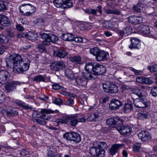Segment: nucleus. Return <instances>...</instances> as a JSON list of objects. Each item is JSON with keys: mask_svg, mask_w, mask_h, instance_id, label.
<instances>
[{"mask_svg": "<svg viewBox=\"0 0 157 157\" xmlns=\"http://www.w3.org/2000/svg\"><path fill=\"white\" fill-rule=\"evenodd\" d=\"M103 26L107 28H110L113 27L112 23L109 21H105L103 23Z\"/></svg>", "mask_w": 157, "mask_h": 157, "instance_id": "09e8293b", "label": "nucleus"}, {"mask_svg": "<svg viewBox=\"0 0 157 157\" xmlns=\"http://www.w3.org/2000/svg\"><path fill=\"white\" fill-rule=\"evenodd\" d=\"M84 73L82 72V76L78 75L75 78V81L76 84L80 86H86L87 84V80L88 79L86 78L83 76V73Z\"/></svg>", "mask_w": 157, "mask_h": 157, "instance_id": "ddd939ff", "label": "nucleus"}, {"mask_svg": "<svg viewBox=\"0 0 157 157\" xmlns=\"http://www.w3.org/2000/svg\"><path fill=\"white\" fill-rule=\"evenodd\" d=\"M109 57V54L107 52L104 51L100 50L95 59L98 61H101L106 60Z\"/></svg>", "mask_w": 157, "mask_h": 157, "instance_id": "4468645a", "label": "nucleus"}, {"mask_svg": "<svg viewBox=\"0 0 157 157\" xmlns=\"http://www.w3.org/2000/svg\"><path fill=\"white\" fill-rule=\"evenodd\" d=\"M34 121L42 125H45L46 123L45 121L40 120L39 119H35Z\"/></svg>", "mask_w": 157, "mask_h": 157, "instance_id": "052dcab7", "label": "nucleus"}, {"mask_svg": "<svg viewBox=\"0 0 157 157\" xmlns=\"http://www.w3.org/2000/svg\"><path fill=\"white\" fill-rule=\"evenodd\" d=\"M130 41L131 44L129 46V48L139 49V45L140 43V41L138 38L135 37L131 38Z\"/></svg>", "mask_w": 157, "mask_h": 157, "instance_id": "4be33fe9", "label": "nucleus"}, {"mask_svg": "<svg viewBox=\"0 0 157 157\" xmlns=\"http://www.w3.org/2000/svg\"><path fill=\"white\" fill-rule=\"evenodd\" d=\"M32 6H34L30 4H22V8L21 7V9L24 11L25 13L29 11H30L32 8Z\"/></svg>", "mask_w": 157, "mask_h": 157, "instance_id": "58836bf2", "label": "nucleus"}, {"mask_svg": "<svg viewBox=\"0 0 157 157\" xmlns=\"http://www.w3.org/2000/svg\"><path fill=\"white\" fill-rule=\"evenodd\" d=\"M7 2L3 1H0V11L6 10L8 6Z\"/></svg>", "mask_w": 157, "mask_h": 157, "instance_id": "37998d69", "label": "nucleus"}, {"mask_svg": "<svg viewBox=\"0 0 157 157\" xmlns=\"http://www.w3.org/2000/svg\"><path fill=\"white\" fill-rule=\"evenodd\" d=\"M151 93L154 97L157 96V86H154L151 88Z\"/></svg>", "mask_w": 157, "mask_h": 157, "instance_id": "4d7b16f0", "label": "nucleus"}, {"mask_svg": "<svg viewBox=\"0 0 157 157\" xmlns=\"http://www.w3.org/2000/svg\"><path fill=\"white\" fill-rule=\"evenodd\" d=\"M6 98L5 93L0 90V103H3L5 101Z\"/></svg>", "mask_w": 157, "mask_h": 157, "instance_id": "6e6d98bb", "label": "nucleus"}, {"mask_svg": "<svg viewBox=\"0 0 157 157\" xmlns=\"http://www.w3.org/2000/svg\"><path fill=\"white\" fill-rule=\"evenodd\" d=\"M52 102L56 105H60L63 104V101L61 98H56L55 100L52 101Z\"/></svg>", "mask_w": 157, "mask_h": 157, "instance_id": "8fccbe9b", "label": "nucleus"}, {"mask_svg": "<svg viewBox=\"0 0 157 157\" xmlns=\"http://www.w3.org/2000/svg\"><path fill=\"white\" fill-rule=\"evenodd\" d=\"M135 106L137 108H144L147 107L149 105V103L146 101L145 98L142 97L136 98L133 101Z\"/></svg>", "mask_w": 157, "mask_h": 157, "instance_id": "423d86ee", "label": "nucleus"}, {"mask_svg": "<svg viewBox=\"0 0 157 157\" xmlns=\"http://www.w3.org/2000/svg\"><path fill=\"white\" fill-rule=\"evenodd\" d=\"M13 71L15 73H22L20 62L12 64Z\"/></svg>", "mask_w": 157, "mask_h": 157, "instance_id": "72a5a7b5", "label": "nucleus"}, {"mask_svg": "<svg viewBox=\"0 0 157 157\" xmlns=\"http://www.w3.org/2000/svg\"><path fill=\"white\" fill-rule=\"evenodd\" d=\"M133 104L131 101L128 100L125 103L123 107L124 111V112L129 113L133 109Z\"/></svg>", "mask_w": 157, "mask_h": 157, "instance_id": "bb28decb", "label": "nucleus"}, {"mask_svg": "<svg viewBox=\"0 0 157 157\" xmlns=\"http://www.w3.org/2000/svg\"><path fill=\"white\" fill-rule=\"evenodd\" d=\"M25 37L30 40H36L37 39L38 35L37 34L32 32H29L24 34Z\"/></svg>", "mask_w": 157, "mask_h": 157, "instance_id": "cd10ccee", "label": "nucleus"}, {"mask_svg": "<svg viewBox=\"0 0 157 157\" xmlns=\"http://www.w3.org/2000/svg\"><path fill=\"white\" fill-rule=\"evenodd\" d=\"M141 147V144L139 143L135 144L133 147V150L135 152H138L139 151Z\"/></svg>", "mask_w": 157, "mask_h": 157, "instance_id": "5fc2aeb1", "label": "nucleus"}, {"mask_svg": "<svg viewBox=\"0 0 157 157\" xmlns=\"http://www.w3.org/2000/svg\"><path fill=\"white\" fill-rule=\"evenodd\" d=\"M39 35L40 37L44 40L42 42L43 45H50V41L48 34L42 33H40Z\"/></svg>", "mask_w": 157, "mask_h": 157, "instance_id": "aec40b11", "label": "nucleus"}, {"mask_svg": "<svg viewBox=\"0 0 157 157\" xmlns=\"http://www.w3.org/2000/svg\"><path fill=\"white\" fill-rule=\"evenodd\" d=\"M79 115L77 114H71V117H70V124L71 126L73 127L75 126L78 123V119Z\"/></svg>", "mask_w": 157, "mask_h": 157, "instance_id": "c85d7f7f", "label": "nucleus"}, {"mask_svg": "<svg viewBox=\"0 0 157 157\" xmlns=\"http://www.w3.org/2000/svg\"><path fill=\"white\" fill-rule=\"evenodd\" d=\"M100 50L97 47H94L90 48L89 50V52L91 54L95 56L96 57L99 52H100Z\"/></svg>", "mask_w": 157, "mask_h": 157, "instance_id": "ea45409f", "label": "nucleus"}, {"mask_svg": "<svg viewBox=\"0 0 157 157\" xmlns=\"http://www.w3.org/2000/svg\"><path fill=\"white\" fill-rule=\"evenodd\" d=\"M73 41H74L77 43H81L82 42V38L80 37H75L74 36V38L73 40Z\"/></svg>", "mask_w": 157, "mask_h": 157, "instance_id": "0e129e2a", "label": "nucleus"}, {"mask_svg": "<svg viewBox=\"0 0 157 157\" xmlns=\"http://www.w3.org/2000/svg\"><path fill=\"white\" fill-rule=\"evenodd\" d=\"M54 111L51 109H43L40 110H37L34 111L33 112V116L34 117H38L41 115L44 117V120H48L50 118V117H45L46 114L53 113H54Z\"/></svg>", "mask_w": 157, "mask_h": 157, "instance_id": "20e7f679", "label": "nucleus"}, {"mask_svg": "<svg viewBox=\"0 0 157 157\" xmlns=\"http://www.w3.org/2000/svg\"><path fill=\"white\" fill-rule=\"evenodd\" d=\"M65 76L73 80L74 77V75L72 71L70 69H67L64 71Z\"/></svg>", "mask_w": 157, "mask_h": 157, "instance_id": "e433bc0d", "label": "nucleus"}, {"mask_svg": "<svg viewBox=\"0 0 157 157\" xmlns=\"http://www.w3.org/2000/svg\"><path fill=\"white\" fill-rule=\"evenodd\" d=\"M50 66L52 70L55 71L62 70L65 68L64 63L61 61L53 62L51 64Z\"/></svg>", "mask_w": 157, "mask_h": 157, "instance_id": "1a4fd4ad", "label": "nucleus"}, {"mask_svg": "<svg viewBox=\"0 0 157 157\" xmlns=\"http://www.w3.org/2000/svg\"><path fill=\"white\" fill-rule=\"evenodd\" d=\"M138 115L139 118L141 119H146L148 116V114L146 112L140 113Z\"/></svg>", "mask_w": 157, "mask_h": 157, "instance_id": "864d4df0", "label": "nucleus"}, {"mask_svg": "<svg viewBox=\"0 0 157 157\" xmlns=\"http://www.w3.org/2000/svg\"><path fill=\"white\" fill-rule=\"evenodd\" d=\"M102 86L104 91L106 92L113 94L116 93L118 91L117 86L114 84H110L109 82L103 83Z\"/></svg>", "mask_w": 157, "mask_h": 157, "instance_id": "39448f33", "label": "nucleus"}, {"mask_svg": "<svg viewBox=\"0 0 157 157\" xmlns=\"http://www.w3.org/2000/svg\"><path fill=\"white\" fill-rule=\"evenodd\" d=\"M53 53L55 56L60 58H64L68 54L65 50L61 49L55 51Z\"/></svg>", "mask_w": 157, "mask_h": 157, "instance_id": "b1692460", "label": "nucleus"}, {"mask_svg": "<svg viewBox=\"0 0 157 157\" xmlns=\"http://www.w3.org/2000/svg\"><path fill=\"white\" fill-rule=\"evenodd\" d=\"M86 72L83 73V76L88 79L94 80L97 75H102L106 71L105 67L102 65L94 63H88L85 66Z\"/></svg>", "mask_w": 157, "mask_h": 157, "instance_id": "f257e3e1", "label": "nucleus"}, {"mask_svg": "<svg viewBox=\"0 0 157 157\" xmlns=\"http://www.w3.org/2000/svg\"><path fill=\"white\" fill-rule=\"evenodd\" d=\"M10 24V20L6 16H0V24L3 26H7Z\"/></svg>", "mask_w": 157, "mask_h": 157, "instance_id": "c756f323", "label": "nucleus"}, {"mask_svg": "<svg viewBox=\"0 0 157 157\" xmlns=\"http://www.w3.org/2000/svg\"><path fill=\"white\" fill-rule=\"evenodd\" d=\"M23 60L21 56L19 55H17L13 57L12 59L6 62V66L10 68L12 67V64L19 62H21Z\"/></svg>", "mask_w": 157, "mask_h": 157, "instance_id": "2eb2a0df", "label": "nucleus"}, {"mask_svg": "<svg viewBox=\"0 0 157 157\" xmlns=\"http://www.w3.org/2000/svg\"><path fill=\"white\" fill-rule=\"evenodd\" d=\"M128 22L132 24L136 25L140 24L143 21V18L141 17L131 16L127 18Z\"/></svg>", "mask_w": 157, "mask_h": 157, "instance_id": "dca6fc26", "label": "nucleus"}, {"mask_svg": "<svg viewBox=\"0 0 157 157\" xmlns=\"http://www.w3.org/2000/svg\"><path fill=\"white\" fill-rule=\"evenodd\" d=\"M123 121V120L119 117H113L107 119L106 123L109 126L114 127L115 125L118 126L122 124Z\"/></svg>", "mask_w": 157, "mask_h": 157, "instance_id": "6e6552de", "label": "nucleus"}, {"mask_svg": "<svg viewBox=\"0 0 157 157\" xmlns=\"http://www.w3.org/2000/svg\"><path fill=\"white\" fill-rule=\"evenodd\" d=\"M74 38V35L71 33H64L61 36L62 39L66 41H73Z\"/></svg>", "mask_w": 157, "mask_h": 157, "instance_id": "2f4dec72", "label": "nucleus"}, {"mask_svg": "<svg viewBox=\"0 0 157 157\" xmlns=\"http://www.w3.org/2000/svg\"><path fill=\"white\" fill-rule=\"evenodd\" d=\"M139 138L142 141H146L151 140V136L149 132L146 131H142L138 134Z\"/></svg>", "mask_w": 157, "mask_h": 157, "instance_id": "f3484780", "label": "nucleus"}, {"mask_svg": "<svg viewBox=\"0 0 157 157\" xmlns=\"http://www.w3.org/2000/svg\"><path fill=\"white\" fill-rule=\"evenodd\" d=\"M98 148L102 150H104L105 149H107L108 147V146L106 144L103 142H101L100 144H98Z\"/></svg>", "mask_w": 157, "mask_h": 157, "instance_id": "49530a36", "label": "nucleus"}, {"mask_svg": "<svg viewBox=\"0 0 157 157\" xmlns=\"http://www.w3.org/2000/svg\"><path fill=\"white\" fill-rule=\"evenodd\" d=\"M49 79V77H47L45 75H39L34 77L33 80L36 82H46Z\"/></svg>", "mask_w": 157, "mask_h": 157, "instance_id": "5701e85b", "label": "nucleus"}, {"mask_svg": "<svg viewBox=\"0 0 157 157\" xmlns=\"http://www.w3.org/2000/svg\"><path fill=\"white\" fill-rule=\"evenodd\" d=\"M108 99V98L107 97L100 98L99 102L100 103L103 104L105 103Z\"/></svg>", "mask_w": 157, "mask_h": 157, "instance_id": "69168bd1", "label": "nucleus"}, {"mask_svg": "<svg viewBox=\"0 0 157 157\" xmlns=\"http://www.w3.org/2000/svg\"><path fill=\"white\" fill-rule=\"evenodd\" d=\"M22 71V73L28 70L30 64V61L29 59L27 60H22L20 62Z\"/></svg>", "mask_w": 157, "mask_h": 157, "instance_id": "a878e982", "label": "nucleus"}, {"mask_svg": "<svg viewBox=\"0 0 157 157\" xmlns=\"http://www.w3.org/2000/svg\"><path fill=\"white\" fill-rule=\"evenodd\" d=\"M148 68L151 72L157 71V64H154L152 66L149 67Z\"/></svg>", "mask_w": 157, "mask_h": 157, "instance_id": "13d9d810", "label": "nucleus"}, {"mask_svg": "<svg viewBox=\"0 0 157 157\" xmlns=\"http://www.w3.org/2000/svg\"><path fill=\"white\" fill-rule=\"evenodd\" d=\"M143 83L145 84H151L153 82L152 79L149 78H144Z\"/></svg>", "mask_w": 157, "mask_h": 157, "instance_id": "3c124183", "label": "nucleus"}, {"mask_svg": "<svg viewBox=\"0 0 157 157\" xmlns=\"http://www.w3.org/2000/svg\"><path fill=\"white\" fill-rule=\"evenodd\" d=\"M53 2L54 6L58 8L68 9L72 7L73 5L71 0H53Z\"/></svg>", "mask_w": 157, "mask_h": 157, "instance_id": "f03ea898", "label": "nucleus"}, {"mask_svg": "<svg viewBox=\"0 0 157 157\" xmlns=\"http://www.w3.org/2000/svg\"><path fill=\"white\" fill-rule=\"evenodd\" d=\"M131 93L137 96L139 98L144 96L143 91L137 87L134 89H132L131 90Z\"/></svg>", "mask_w": 157, "mask_h": 157, "instance_id": "f704fd0d", "label": "nucleus"}, {"mask_svg": "<svg viewBox=\"0 0 157 157\" xmlns=\"http://www.w3.org/2000/svg\"><path fill=\"white\" fill-rule=\"evenodd\" d=\"M101 114L92 113L87 115V119L90 121H99L101 119Z\"/></svg>", "mask_w": 157, "mask_h": 157, "instance_id": "393cba45", "label": "nucleus"}, {"mask_svg": "<svg viewBox=\"0 0 157 157\" xmlns=\"http://www.w3.org/2000/svg\"><path fill=\"white\" fill-rule=\"evenodd\" d=\"M36 23L39 25H42L44 22V20L43 18H37L36 19Z\"/></svg>", "mask_w": 157, "mask_h": 157, "instance_id": "680f3d73", "label": "nucleus"}, {"mask_svg": "<svg viewBox=\"0 0 157 157\" xmlns=\"http://www.w3.org/2000/svg\"><path fill=\"white\" fill-rule=\"evenodd\" d=\"M124 31L125 34L129 35L131 33L132 29L130 27H129L126 28Z\"/></svg>", "mask_w": 157, "mask_h": 157, "instance_id": "bf43d9fd", "label": "nucleus"}, {"mask_svg": "<svg viewBox=\"0 0 157 157\" xmlns=\"http://www.w3.org/2000/svg\"><path fill=\"white\" fill-rule=\"evenodd\" d=\"M20 83L17 81H13L8 83L5 85V88L7 92H10L14 90L17 86L19 85Z\"/></svg>", "mask_w": 157, "mask_h": 157, "instance_id": "9d476101", "label": "nucleus"}, {"mask_svg": "<svg viewBox=\"0 0 157 157\" xmlns=\"http://www.w3.org/2000/svg\"><path fill=\"white\" fill-rule=\"evenodd\" d=\"M75 96H72L71 97H69L68 98L67 100L66 101L65 104L68 105H73L74 103V98Z\"/></svg>", "mask_w": 157, "mask_h": 157, "instance_id": "c03bdc74", "label": "nucleus"}, {"mask_svg": "<svg viewBox=\"0 0 157 157\" xmlns=\"http://www.w3.org/2000/svg\"><path fill=\"white\" fill-rule=\"evenodd\" d=\"M124 145L123 144H116L113 145L109 148L110 154L113 155L118 152L120 147Z\"/></svg>", "mask_w": 157, "mask_h": 157, "instance_id": "412c9836", "label": "nucleus"}, {"mask_svg": "<svg viewBox=\"0 0 157 157\" xmlns=\"http://www.w3.org/2000/svg\"><path fill=\"white\" fill-rule=\"evenodd\" d=\"M52 88L54 89L58 90L61 88V86L59 84L54 83L52 85Z\"/></svg>", "mask_w": 157, "mask_h": 157, "instance_id": "338daca9", "label": "nucleus"}, {"mask_svg": "<svg viewBox=\"0 0 157 157\" xmlns=\"http://www.w3.org/2000/svg\"><path fill=\"white\" fill-rule=\"evenodd\" d=\"M138 31L145 36H149L151 33L150 28L148 25H142L138 27Z\"/></svg>", "mask_w": 157, "mask_h": 157, "instance_id": "6ab92c4d", "label": "nucleus"}, {"mask_svg": "<svg viewBox=\"0 0 157 157\" xmlns=\"http://www.w3.org/2000/svg\"><path fill=\"white\" fill-rule=\"evenodd\" d=\"M29 153V151L27 150L23 149L17 151L16 152V154L14 155V157H22L28 155Z\"/></svg>", "mask_w": 157, "mask_h": 157, "instance_id": "473e14b6", "label": "nucleus"}, {"mask_svg": "<svg viewBox=\"0 0 157 157\" xmlns=\"http://www.w3.org/2000/svg\"><path fill=\"white\" fill-rule=\"evenodd\" d=\"M47 157H55L54 152L51 150L48 151Z\"/></svg>", "mask_w": 157, "mask_h": 157, "instance_id": "774afa93", "label": "nucleus"}, {"mask_svg": "<svg viewBox=\"0 0 157 157\" xmlns=\"http://www.w3.org/2000/svg\"><path fill=\"white\" fill-rule=\"evenodd\" d=\"M98 151L97 152V155L96 156L97 157H104L105 155V151L104 150H101L98 148Z\"/></svg>", "mask_w": 157, "mask_h": 157, "instance_id": "de8ad7c7", "label": "nucleus"}, {"mask_svg": "<svg viewBox=\"0 0 157 157\" xmlns=\"http://www.w3.org/2000/svg\"><path fill=\"white\" fill-rule=\"evenodd\" d=\"M120 125L116 127L117 130L121 135H125L130 133L132 128L130 127L127 126H124Z\"/></svg>", "mask_w": 157, "mask_h": 157, "instance_id": "f8f14e48", "label": "nucleus"}, {"mask_svg": "<svg viewBox=\"0 0 157 157\" xmlns=\"http://www.w3.org/2000/svg\"><path fill=\"white\" fill-rule=\"evenodd\" d=\"M63 137L67 140L72 141L76 143L79 142L81 140L80 135L75 132L66 133L63 134Z\"/></svg>", "mask_w": 157, "mask_h": 157, "instance_id": "7ed1b4c3", "label": "nucleus"}, {"mask_svg": "<svg viewBox=\"0 0 157 157\" xmlns=\"http://www.w3.org/2000/svg\"><path fill=\"white\" fill-rule=\"evenodd\" d=\"M32 8H31V11H29L25 13L24 11L22 10L21 8H19V10L20 13L22 14H23L25 16H32L33 15H34L35 13V12L36 10V8L34 6H32Z\"/></svg>", "mask_w": 157, "mask_h": 157, "instance_id": "7c9ffc66", "label": "nucleus"}, {"mask_svg": "<svg viewBox=\"0 0 157 157\" xmlns=\"http://www.w3.org/2000/svg\"><path fill=\"white\" fill-rule=\"evenodd\" d=\"M71 117V115L69 116H63V118L65 122V124L68 123L70 120V117Z\"/></svg>", "mask_w": 157, "mask_h": 157, "instance_id": "e2e57ef3", "label": "nucleus"}, {"mask_svg": "<svg viewBox=\"0 0 157 157\" xmlns=\"http://www.w3.org/2000/svg\"><path fill=\"white\" fill-rule=\"evenodd\" d=\"M123 105V103L121 101L117 99H114L112 100L110 103L109 107L111 109L114 110L117 109Z\"/></svg>", "mask_w": 157, "mask_h": 157, "instance_id": "a211bd4d", "label": "nucleus"}, {"mask_svg": "<svg viewBox=\"0 0 157 157\" xmlns=\"http://www.w3.org/2000/svg\"><path fill=\"white\" fill-rule=\"evenodd\" d=\"M8 41V39L6 36L0 34V42L2 43H6Z\"/></svg>", "mask_w": 157, "mask_h": 157, "instance_id": "603ef678", "label": "nucleus"}, {"mask_svg": "<svg viewBox=\"0 0 157 157\" xmlns=\"http://www.w3.org/2000/svg\"><path fill=\"white\" fill-rule=\"evenodd\" d=\"M69 59L71 61L75 62L77 64H80L82 63V58L79 56H72Z\"/></svg>", "mask_w": 157, "mask_h": 157, "instance_id": "4c0bfd02", "label": "nucleus"}, {"mask_svg": "<svg viewBox=\"0 0 157 157\" xmlns=\"http://www.w3.org/2000/svg\"><path fill=\"white\" fill-rule=\"evenodd\" d=\"M87 97L86 95L85 94H82L81 96V98L79 99V101L82 104L84 105L86 103Z\"/></svg>", "mask_w": 157, "mask_h": 157, "instance_id": "a18cd8bd", "label": "nucleus"}, {"mask_svg": "<svg viewBox=\"0 0 157 157\" xmlns=\"http://www.w3.org/2000/svg\"><path fill=\"white\" fill-rule=\"evenodd\" d=\"M10 74L6 70L0 71V83L4 84L10 81Z\"/></svg>", "mask_w": 157, "mask_h": 157, "instance_id": "0eeeda50", "label": "nucleus"}, {"mask_svg": "<svg viewBox=\"0 0 157 157\" xmlns=\"http://www.w3.org/2000/svg\"><path fill=\"white\" fill-rule=\"evenodd\" d=\"M50 42L53 43H56L58 40V38L56 35L52 34H48Z\"/></svg>", "mask_w": 157, "mask_h": 157, "instance_id": "a19ab883", "label": "nucleus"}, {"mask_svg": "<svg viewBox=\"0 0 157 157\" xmlns=\"http://www.w3.org/2000/svg\"><path fill=\"white\" fill-rule=\"evenodd\" d=\"M98 150V147H91L90 149V154L93 156H96L97 154V152Z\"/></svg>", "mask_w": 157, "mask_h": 157, "instance_id": "79ce46f5", "label": "nucleus"}, {"mask_svg": "<svg viewBox=\"0 0 157 157\" xmlns=\"http://www.w3.org/2000/svg\"><path fill=\"white\" fill-rule=\"evenodd\" d=\"M6 111L8 117H15L18 115V112L14 109H6Z\"/></svg>", "mask_w": 157, "mask_h": 157, "instance_id": "c9c22d12", "label": "nucleus"}, {"mask_svg": "<svg viewBox=\"0 0 157 157\" xmlns=\"http://www.w3.org/2000/svg\"><path fill=\"white\" fill-rule=\"evenodd\" d=\"M146 6L147 5L144 2V0H139L138 3L133 6V9L134 11L140 13L142 9Z\"/></svg>", "mask_w": 157, "mask_h": 157, "instance_id": "9b49d317", "label": "nucleus"}]
</instances>
